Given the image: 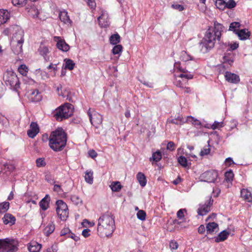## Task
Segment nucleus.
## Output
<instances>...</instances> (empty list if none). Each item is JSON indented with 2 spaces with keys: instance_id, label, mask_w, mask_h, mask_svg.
Segmentation results:
<instances>
[{
  "instance_id": "obj_4",
  "label": "nucleus",
  "mask_w": 252,
  "mask_h": 252,
  "mask_svg": "<svg viewBox=\"0 0 252 252\" xmlns=\"http://www.w3.org/2000/svg\"><path fill=\"white\" fill-rule=\"evenodd\" d=\"M216 39V36L211 32V28H209L200 43L201 51L203 53H205L213 48L214 47Z\"/></svg>"
},
{
  "instance_id": "obj_42",
  "label": "nucleus",
  "mask_w": 252,
  "mask_h": 252,
  "mask_svg": "<svg viewBox=\"0 0 252 252\" xmlns=\"http://www.w3.org/2000/svg\"><path fill=\"white\" fill-rule=\"evenodd\" d=\"M71 201L76 205H81L82 204V200L78 195H72L70 198Z\"/></svg>"
},
{
  "instance_id": "obj_55",
  "label": "nucleus",
  "mask_w": 252,
  "mask_h": 252,
  "mask_svg": "<svg viewBox=\"0 0 252 252\" xmlns=\"http://www.w3.org/2000/svg\"><path fill=\"white\" fill-rule=\"evenodd\" d=\"M36 166L38 167H44L46 165V162L45 161L44 158H38L36 160Z\"/></svg>"
},
{
  "instance_id": "obj_31",
  "label": "nucleus",
  "mask_w": 252,
  "mask_h": 252,
  "mask_svg": "<svg viewBox=\"0 0 252 252\" xmlns=\"http://www.w3.org/2000/svg\"><path fill=\"white\" fill-rule=\"evenodd\" d=\"M31 99L33 102H37L41 99V96L38 90H35L31 93Z\"/></svg>"
},
{
  "instance_id": "obj_53",
  "label": "nucleus",
  "mask_w": 252,
  "mask_h": 252,
  "mask_svg": "<svg viewBox=\"0 0 252 252\" xmlns=\"http://www.w3.org/2000/svg\"><path fill=\"white\" fill-rule=\"evenodd\" d=\"M57 65H58V63L53 64L51 63L47 67V69H52L51 72L52 73V75L54 76H55L56 75V72L58 70Z\"/></svg>"
},
{
  "instance_id": "obj_45",
  "label": "nucleus",
  "mask_w": 252,
  "mask_h": 252,
  "mask_svg": "<svg viewBox=\"0 0 252 252\" xmlns=\"http://www.w3.org/2000/svg\"><path fill=\"white\" fill-rule=\"evenodd\" d=\"M210 146L208 144L207 146H204L201 150L200 152V156L203 157L208 155L210 154Z\"/></svg>"
},
{
  "instance_id": "obj_1",
  "label": "nucleus",
  "mask_w": 252,
  "mask_h": 252,
  "mask_svg": "<svg viewBox=\"0 0 252 252\" xmlns=\"http://www.w3.org/2000/svg\"><path fill=\"white\" fill-rule=\"evenodd\" d=\"M115 229L114 218L111 214L101 215L98 219L97 232L101 237L111 236Z\"/></svg>"
},
{
  "instance_id": "obj_48",
  "label": "nucleus",
  "mask_w": 252,
  "mask_h": 252,
  "mask_svg": "<svg viewBox=\"0 0 252 252\" xmlns=\"http://www.w3.org/2000/svg\"><path fill=\"white\" fill-rule=\"evenodd\" d=\"M178 162L184 167L188 166V161L187 158L184 156H180L178 158Z\"/></svg>"
},
{
  "instance_id": "obj_18",
  "label": "nucleus",
  "mask_w": 252,
  "mask_h": 252,
  "mask_svg": "<svg viewBox=\"0 0 252 252\" xmlns=\"http://www.w3.org/2000/svg\"><path fill=\"white\" fill-rule=\"evenodd\" d=\"M38 51L39 54L43 57L46 62L49 61L50 57L48 55L50 53V50L48 47L44 45H41L38 49Z\"/></svg>"
},
{
  "instance_id": "obj_26",
  "label": "nucleus",
  "mask_w": 252,
  "mask_h": 252,
  "mask_svg": "<svg viewBox=\"0 0 252 252\" xmlns=\"http://www.w3.org/2000/svg\"><path fill=\"white\" fill-rule=\"evenodd\" d=\"M241 195L246 201L249 202H252V194L247 189H242L241 191Z\"/></svg>"
},
{
  "instance_id": "obj_13",
  "label": "nucleus",
  "mask_w": 252,
  "mask_h": 252,
  "mask_svg": "<svg viewBox=\"0 0 252 252\" xmlns=\"http://www.w3.org/2000/svg\"><path fill=\"white\" fill-rule=\"evenodd\" d=\"M54 40L56 42V46L59 50L64 52H66L69 50L70 46L61 37L54 36Z\"/></svg>"
},
{
  "instance_id": "obj_20",
  "label": "nucleus",
  "mask_w": 252,
  "mask_h": 252,
  "mask_svg": "<svg viewBox=\"0 0 252 252\" xmlns=\"http://www.w3.org/2000/svg\"><path fill=\"white\" fill-rule=\"evenodd\" d=\"M4 224H9L12 225L14 224L16 221L15 218L11 214L6 213L2 219Z\"/></svg>"
},
{
  "instance_id": "obj_21",
  "label": "nucleus",
  "mask_w": 252,
  "mask_h": 252,
  "mask_svg": "<svg viewBox=\"0 0 252 252\" xmlns=\"http://www.w3.org/2000/svg\"><path fill=\"white\" fill-rule=\"evenodd\" d=\"M27 9H28V12L29 15L30 16H31V17H32V18H38L40 19H41V18L39 16L40 13L36 6H32L30 8L28 7Z\"/></svg>"
},
{
  "instance_id": "obj_51",
  "label": "nucleus",
  "mask_w": 252,
  "mask_h": 252,
  "mask_svg": "<svg viewBox=\"0 0 252 252\" xmlns=\"http://www.w3.org/2000/svg\"><path fill=\"white\" fill-rule=\"evenodd\" d=\"M225 8L232 9L234 8L236 5V3L234 0H228L225 1Z\"/></svg>"
},
{
  "instance_id": "obj_64",
  "label": "nucleus",
  "mask_w": 252,
  "mask_h": 252,
  "mask_svg": "<svg viewBox=\"0 0 252 252\" xmlns=\"http://www.w3.org/2000/svg\"><path fill=\"white\" fill-rule=\"evenodd\" d=\"M57 245H53L50 248L47 249L45 252H57Z\"/></svg>"
},
{
  "instance_id": "obj_16",
  "label": "nucleus",
  "mask_w": 252,
  "mask_h": 252,
  "mask_svg": "<svg viewBox=\"0 0 252 252\" xmlns=\"http://www.w3.org/2000/svg\"><path fill=\"white\" fill-rule=\"evenodd\" d=\"M39 129L36 123L32 122L30 125V129L28 130L27 134L30 138H34L39 132Z\"/></svg>"
},
{
  "instance_id": "obj_5",
  "label": "nucleus",
  "mask_w": 252,
  "mask_h": 252,
  "mask_svg": "<svg viewBox=\"0 0 252 252\" xmlns=\"http://www.w3.org/2000/svg\"><path fill=\"white\" fill-rule=\"evenodd\" d=\"M18 241L12 238L0 239V252H17L18 250Z\"/></svg>"
},
{
  "instance_id": "obj_8",
  "label": "nucleus",
  "mask_w": 252,
  "mask_h": 252,
  "mask_svg": "<svg viewBox=\"0 0 252 252\" xmlns=\"http://www.w3.org/2000/svg\"><path fill=\"white\" fill-rule=\"evenodd\" d=\"M56 212L62 220H66L68 217V209L66 204L62 200L56 201Z\"/></svg>"
},
{
  "instance_id": "obj_59",
  "label": "nucleus",
  "mask_w": 252,
  "mask_h": 252,
  "mask_svg": "<svg viewBox=\"0 0 252 252\" xmlns=\"http://www.w3.org/2000/svg\"><path fill=\"white\" fill-rule=\"evenodd\" d=\"M186 211V209H180L177 213V217L180 219H183L184 217V212Z\"/></svg>"
},
{
  "instance_id": "obj_19",
  "label": "nucleus",
  "mask_w": 252,
  "mask_h": 252,
  "mask_svg": "<svg viewBox=\"0 0 252 252\" xmlns=\"http://www.w3.org/2000/svg\"><path fill=\"white\" fill-rule=\"evenodd\" d=\"M10 17V13L7 10L0 9V26L6 23Z\"/></svg>"
},
{
  "instance_id": "obj_7",
  "label": "nucleus",
  "mask_w": 252,
  "mask_h": 252,
  "mask_svg": "<svg viewBox=\"0 0 252 252\" xmlns=\"http://www.w3.org/2000/svg\"><path fill=\"white\" fill-rule=\"evenodd\" d=\"M24 41V32L19 30L13 35L11 41L12 50L14 54L18 55L22 52Z\"/></svg>"
},
{
  "instance_id": "obj_47",
  "label": "nucleus",
  "mask_w": 252,
  "mask_h": 252,
  "mask_svg": "<svg viewBox=\"0 0 252 252\" xmlns=\"http://www.w3.org/2000/svg\"><path fill=\"white\" fill-rule=\"evenodd\" d=\"M28 0H11L12 4L15 6H23L25 5Z\"/></svg>"
},
{
  "instance_id": "obj_32",
  "label": "nucleus",
  "mask_w": 252,
  "mask_h": 252,
  "mask_svg": "<svg viewBox=\"0 0 252 252\" xmlns=\"http://www.w3.org/2000/svg\"><path fill=\"white\" fill-rule=\"evenodd\" d=\"M55 230V225L53 222H50L44 229V233L46 236H49Z\"/></svg>"
},
{
  "instance_id": "obj_24",
  "label": "nucleus",
  "mask_w": 252,
  "mask_h": 252,
  "mask_svg": "<svg viewBox=\"0 0 252 252\" xmlns=\"http://www.w3.org/2000/svg\"><path fill=\"white\" fill-rule=\"evenodd\" d=\"M59 17L60 20L63 22L64 24H70L71 21L69 19V16L68 15L67 12L66 11H61L59 13Z\"/></svg>"
},
{
  "instance_id": "obj_10",
  "label": "nucleus",
  "mask_w": 252,
  "mask_h": 252,
  "mask_svg": "<svg viewBox=\"0 0 252 252\" xmlns=\"http://www.w3.org/2000/svg\"><path fill=\"white\" fill-rule=\"evenodd\" d=\"M218 176V173L216 170H210L201 174L199 179L201 182L214 183Z\"/></svg>"
},
{
  "instance_id": "obj_61",
  "label": "nucleus",
  "mask_w": 252,
  "mask_h": 252,
  "mask_svg": "<svg viewBox=\"0 0 252 252\" xmlns=\"http://www.w3.org/2000/svg\"><path fill=\"white\" fill-rule=\"evenodd\" d=\"M166 149L170 151H173L175 149V144L172 141L169 142L167 143Z\"/></svg>"
},
{
  "instance_id": "obj_12",
  "label": "nucleus",
  "mask_w": 252,
  "mask_h": 252,
  "mask_svg": "<svg viewBox=\"0 0 252 252\" xmlns=\"http://www.w3.org/2000/svg\"><path fill=\"white\" fill-rule=\"evenodd\" d=\"M99 13L100 15L97 18L99 25L101 27H107L110 25L108 14L106 10L100 8Z\"/></svg>"
},
{
  "instance_id": "obj_56",
  "label": "nucleus",
  "mask_w": 252,
  "mask_h": 252,
  "mask_svg": "<svg viewBox=\"0 0 252 252\" xmlns=\"http://www.w3.org/2000/svg\"><path fill=\"white\" fill-rule=\"evenodd\" d=\"M35 72H36V74H40V75H41V78L43 79H48L49 77V76L47 73H46V72H44V71H42L40 69H36Z\"/></svg>"
},
{
  "instance_id": "obj_37",
  "label": "nucleus",
  "mask_w": 252,
  "mask_h": 252,
  "mask_svg": "<svg viewBox=\"0 0 252 252\" xmlns=\"http://www.w3.org/2000/svg\"><path fill=\"white\" fill-rule=\"evenodd\" d=\"M241 26V24L239 22H234L231 23L230 24L229 27V31H232L236 34V32L239 31V29Z\"/></svg>"
},
{
  "instance_id": "obj_6",
  "label": "nucleus",
  "mask_w": 252,
  "mask_h": 252,
  "mask_svg": "<svg viewBox=\"0 0 252 252\" xmlns=\"http://www.w3.org/2000/svg\"><path fill=\"white\" fill-rule=\"evenodd\" d=\"M3 79L7 86L13 90L20 87V82L16 74L11 70H7L4 73Z\"/></svg>"
},
{
  "instance_id": "obj_62",
  "label": "nucleus",
  "mask_w": 252,
  "mask_h": 252,
  "mask_svg": "<svg viewBox=\"0 0 252 252\" xmlns=\"http://www.w3.org/2000/svg\"><path fill=\"white\" fill-rule=\"evenodd\" d=\"M70 231L68 228H64L61 230L60 232V235L63 236L67 234L69 235L70 234Z\"/></svg>"
},
{
  "instance_id": "obj_34",
  "label": "nucleus",
  "mask_w": 252,
  "mask_h": 252,
  "mask_svg": "<svg viewBox=\"0 0 252 252\" xmlns=\"http://www.w3.org/2000/svg\"><path fill=\"white\" fill-rule=\"evenodd\" d=\"M93 172L92 170H87L85 172V180L86 182L90 184L93 183Z\"/></svg>"
},
{
  "instance_id": "obj_49",
  "label": "nucleus",
  "mask_w": 252,
  "mask_h": 252,
  "mask_svg": "<svg viewBox=\"0 0 252 252\" xmlns=\"http://www.w3.org/2000/svg\"><path fill=\"white\" fill-rule=\"evenodd\" d=\"M224 176L225 179L227 182H230L233 180L234 174L232 170H230L225 172Z\"/></svg>"
},
{
  "instance_id": "obj_25",
  "label": "nucleus",
  "mask_w": 252,
  "mask_h": 252,
  "mask_svg": "<svg viewBox=\"0 0 252 252\" xmlns=\"http://www.w3.org/2000/svg\"><path fill=\"white\" fill-rule=\"evenodd\" d=\"M240 40H246L250 36V32L247 29H242L236 32Z\"/></svg>"
},
{
  "instance_id": "obj_14",
  "label": "nucleus",
  "mask_w": 252,
  "mask_h": 252,
  "mask_svg": "<svg viewBox=\"0 0 252 252\" xmlns=\"http://www.w3.org/2000/svg\"><path fill=\"white\" fill-rule=\"evenodd\" d=\"M223 28V25L218 22L215 21L214 22V28L213 30H211V32L213 33V35L216 36L218 40L220 39Z\"/></svg>"
},
{
  "instance_id": "obj_40",
  "label": "nucleus",
  "mask_w": 252,
  "mask_h": 252,
  "mask_svg": "<svg viewBox=\"0 0 252 252\" xmlns=\"http://www.w3.org/2000/svg\"><path fill=\"white\" fill-rule=\"evenodd\" d=\"M187 122L190 123L194 126H200L201 122L192 116H188L186 119Z\"/></svg>"
},
{
  "instance_id": "obj_43",
  "label": "nucleus",
  "mask_w": 252,
  "mask_h": 252,
  "mask_svg": "<svg viewBox=\"0 0 252 252\" xmlns=\"http://www.w3.org/2000/svg\"><path fill=\"white\" fill-rule=\"evenodd\" d=\"M123 47L121 45H116L112 49V53L114 55H120L122 52Z\"/></svg>"
},
{
  "instance_id": "obj_11",
  "label": "nucleus",
  "mask_w": 252,
  "mask_h": 252,
  "mask_svg": "<svg viewBox=\"0 0 252 252\" xmlns=\"http://www.w3.org/2000/svg\"><path fill=\"white\" fill-rule=\"evenodd\" d=\"M88 114L89 116L91 124L96 127H97L102 122V116L95 111L91 112L90 109L88 111Z\"/></svg>"
},
{
  "instance_id": "obj_28",
  "label": "nucleus",
  "mask_w": 252,
  "mask_h": 252,
  "mask_svg": "<svg viewBox=\"0 0 252 252\" xmlns=\"http://www.w3.org/2000/svg\"><path fill=\"white\" fill-rule=\"evenodd\" d=\"M218 224L214 222H209L207 224L206 230L207 233H212L214 231H217Z\"/></svg>"
},
{
  "instance_id": "obj_39",
  "label": "nucleus",
  "mask_w": 252,
  "mask_h": 252,
  "mask_svg": "<svg viewBox=\"0 0 252 252\" xmlns=\"http://www.w3.org/2000/svg\"><path fill=\"white\" fill-rule=\"evenodd\" d=\"M180 58L184 62L193 60V58L185 51L181 52Z\"/></svg>"
},
{
  "instance_id": "obj_36",
  "label": "nucleus",
  "mask_w": 252,
  "mask_h": 252,
  "mask_svg": "<svg viewBox=\"0 0 252 252\" xmlns=\"http://www.w3.org/2000/svg\"><path fill=\"white\" fill-rule=\"evenodd\" d=\"M64 62L65 63L64 66L65 69L71 70L74 68L75 64L72 60L70 59H65L64 60Z\"/></svg>"
},
{
  "instance_id": "obj_35",
  "label": "nucleus",
  "mask_w": 252,
  "mask_h": 252,
  "mask_svg": "<svg viewBox=\"0 0 252 252\" xmlns=\"http://www.w3.org/2000/svg\"><path fill=\"white\" fill-rule=\"evenodd\" d=\"M110 187L113 191L118 192L121 189L122 186L121 185L120 182L116 181L112 182Z\"/></svg>"
},
{
  "instance_id": "obj_54",
  "label": "nucleus",
  "mask_w": 252,
  "mask_h": 252,
  "mask_svg": "<svg viewBox=\"0 0 252 252\" xmlns=\"http://www.w3.org/2000/svg\"><path fill=\"white\" fill-rule=\"evenodd\" d=\"M146 214L143 210H139L137 213V218L141 220H144L146 219Z\"/></svg>"
},
{
  "instance_id": "obj_52",
  "label": "nucleus",
  "mask_w": 252,
  "mask_h": 252,
  "mask_svg": "<svg viewBox=\"0 0 252 252\" xmlns=\"http://www.w3.org/2000/svg\"><path fill=\"white\" fill-rule=\"evenodd\" d=\"M174 67L176 69H178L180 71H181L182 72L181 74L189 73L186 68H184L181 66L180 63H175L174 64Z\"/></svg>"
},
{
  "instance_id": "obj_22",
  "label": "nucleus",
  "mask_w": 252,
  "mask_h": 252,
  "mask_svg": "<svg viewBox=\"0 0 252 252\" xmlns=\"http://www.w3.org/2000/svg\"><path fill=\"white\" fill-rule=\"evenodd\" d=\"M41 245L35 241H32L29 243L28 250L30 252H39Z\"/></svg>"
},
{
  "instance_id": "obj_2",
  "label": "nucleus",
  "mask_w": 252,
  "mask_h": 252,
  "mask_svg": "<svg viewBox=\"0 0 252 252\" xmlns=\"http://www.w3.org/2000/svg\"><path fill=\"white\" fill-rule=\"evenodd\" d=\"M66 140L65 132L61 128H58L51 133L49 138V145L54 151H60L66 145Z\"/></svg>"
},
{
  "instance_id": "obj_60",
  "label": "nucleus",
  "mask_w": 252,
  "mask_h": 252,
  "mask_svg": "<svg viewBox=\"0 0 252 252\" xmlns=\"http://www.w3.org/2000/svg\"><path fill=\"white\" fill-rule=\"evenodd\" d=\"M54 88L56 89V92L59 95H61V96H63V94H62V93L61 92V89L62 88L61 85H60V84H59L58 85H55L54 86Z\"/></svg>"
},
{
  "instance_id": "obj_63",
  "label": "nucleus",
  "mask_w": 252,
  "mask_h": 252,
  "mask_svg": "<svg viewBox=\"0 0 252 252\" xmlns=\"http://www.w3.org/2000/svg\"><path fill=\"white\" fill-rule=\"evenodd\" d=\"M88 154L90 157L94 158L97 156V153L94 150H91L88 152Z\"/></svg>"
},
{
  "instance_id": "obj_29",
  "label": "nucleus",
  "mask_w": 252,
  "mask_h": 252,
  "mask_svg": "<svg viewBox=\"0 0 252 252\" xmlns=\"http://www.w3.org/2000/svg\"><path fill=\"white\" fill-rule=\"evenodd\" d=\"M137 180L142 187L146 186L147 180L145 175L142 172H138L136 175Z\"/></svg>"
},
{
  "instance_id": "obj_15",
  "label": "nucleus",
  "mask_w": 252,
  "mask_h": 252,
  "mask_svg": "<svg viewBox=\"0 0 252 252\" xmlns=\"http://www.w3.org/2000/svg\"><path fill=\"white\" fill-rule=\"evenodd\" d=\"M224 77L227 82L231 83L236 84L240 81L238 75L229 71L225 72Z\"/></svg>"
},
{
  "instance_id": "obj_33",
  "label": "nucleus",
  "mask_w": 252,
  "mask_h": 252,
  "mask_svg": "<svg viewBox=\"0 0 252 252\" xmlns=\"http://www.w3.org/2000/svg\"><path fill=\"white\" fill-rule=\"evenodd\" d=\"M162 158L161 153L159 151H157L153 153L152 157L150 158L151 161H159Z\"/></svg>"
},
{
  "instance_id": "obj_23",
  "label": "nucleus",
  "mask_w": 252,
  "mask_h": 252,
  "mask_svg": "<svg viewBox=\"0 0 252 252\" xmlns=\"http://www.w3.org/2000/svg\"><path fill=\"white\" fill-rule=\"evenodd\" d=\"M40 208L43 211L47 210L49 206V197L48 195H46L45 196L42 198L39 203Z\"/></svg>"
},
{
  "instance_id": "obj_9",
  "label": "nucleus",
  "mask_w": 252,
  "mask_h": 252,
  "mask_svg": "<svg viewBox=\"0 0 252 252\" xmlns=\"http://www.w3.org/2000/svg\"><path fill=\"white\" fill-rule=\"evenodd\" d=\"M193 75L190 73L180 74L176 77L174 84L177 87L183 89L188 85V79H192Z\"/></svg>"
},
{
  "instance_id": "obj_50",
  "label": "nucleus",
  "mask_w": 252,
  "mask_h": 252,
  "mask_svg": "<svg viewBox=\"0 0 252 252\" xmlns=\"http://www.w3.org/2000/svg\"><path fill=\"white\" fill-rule=\"evenodd\" d=\"M225 1L224 0H216V5L217 7L221 10H223L225 8Z\"/></svg>"
},
{
  "instance_id": "obj_38",
  "label": "nucleus",
  "mask_w": 252,
  "mask_h": 252,
  "mask_svg": "<svg viewBox=\"0 0 252 252\" xmlns=\"http://www.w3.org/2000/svg\"><path fill=\"white\" fill-rule=\"evenodd\" d=\"M110 42L113 45H117L120 42V36L118 33L112 35L110 37Z\"/></svg>"
},
{
  "instance_id": "obj_58",
  "label": "nucleus",
  "mask_w": 252,
  "mask_h": 252,
  "mask_svg": "<svg viewBox=\"0 0 252 252\" xmlns=\"http://www.w3.org/2000/svg\"><path fill=\"white\" fill-rule=\"evenodd\" d=\"M172 7L179 11H182L184 9V6L179 4H173L172 5Z\"/></svg>"
},
{
  "instance_id": "obj_3",
  "label": "nucleus",
  "mask_w": 252,
  "mask_h": 252,
  "mask_svg": "<svg viewBox=\"0 0 252 252\" xmlns=\"http://www.w3.org/2000/svg\"><path fill=\"white\" fill-rule=\"evenodd\" d=\"M73 105L69 103H65L57 108L53 115L56 120L62 121L63 119L70 117L73 114Z\"/></svg>"
},
{
  "instance_id": "obj_30",
  "label": "nucleus",
  "mask_w": 252,
  "mask_h": 252,
  "mask_svg": "<svg viewBox=\"0 0 252 252\" xmlns=\"http://www.w3.org/2000/svg\"><path fill=\"white\" fill-rule=\"evenodd\" d=\"M229 235V233L225 230H223L219 233L217 237L215 239L216 242H220L226 240Z\"/></svg>"
},
{
  "instance_id": "obj_41",
  "label": "nucleus",
  "mask_w": 252,
  "mask_h": 252,
  "mask_svg": "<svg viewBox=\"0 0 252 252\" xmlns=\"http://www.w3.org/2000/svg\"><path fill=\"white\" fill-rule=\"evenodd\" d=\"M9 203L8 202L0 203V213L6 212L9 209Z\"/></svg>"
},
{
  "instance_id": "obj_46",
  "label": "nucleus",
  "mask_w": 252,
  "mask_h": 252,
  "mask_svg": "<svg viewBox=\"0 0 252 252\" xmlns=\"http://www.w3.org/2000/svg\"><path fill=\"white\" fill-rule=\"evenodd\" d=\"M18 71L23 76H26L28 71V68L25 64H21L18 67Z\"/></svg>"
},
{
  "instance_id": "obj_17",
  "label": "nucleus",
  "mask_w": 252,
  "mask_h": 252,
  "mask_svg": "<svg viewBox=\"0 0 252 252\" xmlns=\"http://www.w3.org/2000/svg\"><path fill=\"white\" fill-rule=\"evenodd\" d=\"M186 118H184L182 116L178 115L175 116L174 118H170L167 120V122L169 124H174L177 125H182L187 123Z\"/></svg>"
},
{
  "instance_id": "obj_57",
  "label": "nucleus",
  "mask_w": 252,
  "mask_h": 252,
  "mask_svg": "<svg viewBox=\"0 0 252 252\" xmlns=\"http://www.w3.org/2000/svg\"><path fill=\"white\" fill-rule=\"evenodd\" d=\"M169 247L172 251L175 250L178 248V243L174 240H172L169 243Z\"/></svg>"
},
{
  "instance_id": "obj_27",
  "label": "nucleus",
  "mask_w": 252,
  "mask_h": 252,
  "mask_svg": "<svg viewBox=\"0 0 252 252\" xmlns=\"http://www.w3.org/2000/svg\"><path fill=\"white\" fill-rule=\"evenodd\" d=\"M211 204H204L201 206L198 209V214L200 216L205 215L210 211Z\"/></svg>"
},
{
  "instance_id": "obj_44",
  "label": "nucleus",
  "mask_w": 252,
  "mask_h": 252,
  "mask_svg": "<svg viewBox=\"0 0 252 252\" xmlns=\"http://www.w3.org/2000/svg\"><path fill=\"white\" fill-rule=\"evenodd\" d=\"M224 126V124L223 122H219L215 121L213 124L211 126L210 128L213 130L219 129L220 127H222Z\"/></svg>"
}]
</instances>
